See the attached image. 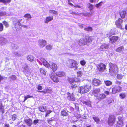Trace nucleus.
<instances>
[{"mask_svg": "<svg viewBox=\"0 0 127 127\" xmlns=\"http://www.w3.org/2000/svg\"><path fill=\"white\" fill-rule=\"evenodd\" d=\"M45 94L47 93L50 94L52 92V90L49 88H47L46 89H45Z\"/></svg>", "mask_w": 127, "mask_h": 127, "instance_id": "4c0bfd02", "label": "nucleus"}, {"mask_svg": "<svg viewBox=\"0 0 127 127\" xmlns=\"http://www.w3.org/2000/svg\"><path fill=\"white\" fill-rule=\"evenodd\" d=\"M0 111L1 112L2 114H3L4 112V106L2 104H1L0 106Z\"/></svg>", "mask_w": 127, "mask_h": 127, "instance_id": "58836bf2", "label": "nucleus"}, {"mask_svg": "<svg viewBox=\"0 0 127 127\" xmlns=\"http://www.w3.org/2000/svg\"><path fill=\"white\" fill-rule=\"evenodd\" d=\"M80 63L81 64L84 66L86 64V62L85 60H83L80 61Z\"/></svg>", "mask_w": 127, "mask_h": 127, "instance_id": "09e8293b", "label": "nucleus"}, {"mask_svg": "<svg viewBox=\"0 0 127 127\" xmlns=\"http://www.w3.org/2000/svg\"><path fill=\"white\" fill-rule=\"evenodd\" d=\"M124 47L123 46L118 47L116 49V51L118 52H121L124 49Z\"/></svg>", "mask_w": 127, "mask_h": 127, "instance_id": "f704fd0d", "label": "nucleus"}, {"mask_svg": "<svg viewBox=\"0 0 127 127\" xmlns=\"http://www.w3.org/2000/svg\"><path fill=\"white\" fill-rule=\"evenodd\" d=\"M68 3L69 5L71 6H73L75 7H78L79 8H81L82 7V6H81L79 5H74L73 4L70 2V1L69 0H68Z\"/></svg>", "mask_w": 127, "mask_h": 127, "instance_id": "c756f323", "label": "nucleus"}, {"mask_svg": "<svg viewBox=\"0 0 127 127\" xmlns=\"http://www.w3.org/2000/svg\"><path fill=\"white\" fill-rule=\"evenodd\" d=\"M123 75L121 74H117L116 78L118 80H121L123 78Z\"/></svg>", "mask_w": 127, "mask_h": 127, "instance_id": "473e14b6", "label": "nucleus"}, {"mask_svg": "<svg viewBox=\"0 0 127 127\" xmlns=\"http://www.w3.org/2000/svg\"><path fill=\"white\" fill-rule=\"evenodd\" d=\"M3 30V26L1 23H0V32H2Z\"/></svg>", "mask_w": 127, "mask_h": 127, "instance_id": "3c124183", "label": "nucleus"}, {"mask_svg": "<svg viewBox=\"0 0 127 127\" xmlns=\"http://www.w3.org/2000/svg\"><path fill=\"white\" fill-rule=\"evenodd\" d=\"M118 121L117 123L116 127H123L124 125L122 117L120 116L118 117Z\"/></svg>", "mask_w": 127, "mask_h": 127, "instance_id": "9b49d317", "label": "nucleus"}, {"mask_svg": "<svg viewBox=\"0 0 127 127\" xmlns=\"http://www.w3.org/2000/svg\"><path fill=\"white\" fill-rule=\"evenodd\" d=\"M111 90V93L112 94H115L121 92L122 91V88L120 86L115 85L112 87Z\"/></svg>", "mask_w": 127, "mask_h": 127, "instance_id": "1a4fd4ad", "label": "nucleus"}, {"mask_svg": "<svg viewBox=\"0 0 127 127\" xmlns=\"http://www.w3.org/2000/svg\"><path fill=\"white\" fill-rule=\"evenodd\" d=\"M104 93L107 95H109L110 93L109 92V91H105L104 92Z\"/></svg>", "mask_w": 127, "mask_h": 127, "instance_id": "bf43d9fd", "label": "nucleus"}, {"mask_svg": "<svg viewBox=\"0 0 127 127\" xmlns=\"http://www.w3.org/2000/svg\"><path fill=\"white\" fill-rule=\"evenodd\" d=\"M17 118V115L16 114H13L12 115V119L13 120H15Z\"/></svg>", "mask_w": 127, "mask_h": 127, "instance_id": "5fc2aeb1", "label": "nucleus"}, {"mask_svg": "<svg viewBox=\"0 0 127 127\" xmlns=\"http://www.w3.org/2000/svg\"><path fill=\"white\" fill-rule=\"evenodd\" d=\"M52 112V111L50 110H48L46 113L48 115L50 114Z\"/></svg>", "mask_w": 127, "mask_h": 127, "instance_id": "052dcab7", "label": "nucleus"}, {"mask_svg": "<svg viewBox=\"0 0 127 127\" xmlns=\"http://www.w3.org/2000/svg\"><path fill=\"white\" fill-rule=\"evenodd\" d=\"M94 12L92 11L88 10L87 11L83 12L82 14L86 17H89L92 16Z\"/></svg>", "mask_w": 127, "mask_h": 127, "instance_id": "f3484780", "label": "nucleus"}, {"mask_svg": "<svg viewBox=\"0 0 127 127\" xmlns=\"http://www.w3.org/2000/svg\"><path fill=\"white\" fill-rule=\"evenodd\" d=\"M38 92H40V93H43L44 94H45V89L44 90L42 91H38Z\"/></svg>", "mask_w": 127, "mask_h": 127, "instance_id": "e2e57ef3", "label": "nucleus"}, {"mask_svg": "<svg viewBox=\"0 0 127 127\" xmlns=\"http://www.w3.org/2000/svg\"><path fill=\"white\" fill-rule=\"evenodd\" d=\"M39 110L41 112H45L46 110L45 106H40L38 107Z\"/></svg>", "mask_w": 127, "mask_h": 127, "instance_id": "393cba45", "label": "nucleus"}, {"mask_svg": "<svg viewBox=\"0 0 127 127\" xmlns=\"http://www.w3.org/2000/svg\"><path fill=\"white\" fill-rule=\"evenodd\" d=\"M2 23L4 25L6 28H7L9 27V25L8 22H6L5 21H3L2 22Z\"/></svg>", "mask_w": 127, "mask_h": 127, "instance_id": "a18cd8bd", "label": "nucleus"}, {"mask_svg": "<svg viewBox=\"0 0 127 127\" xmlns=\"http://www.w3.org/2000/svg\"><path fill=\"white\" fill-rule=\"evenodd\" d=\"M104 82L106 85L107 86H109L111 85L112 84V82L109 80L105 81Z\"/></svg>", "mask_w": 127, "mask_h": 127, "instance_id": "2f4dec72", "label": "nucleus"}, {"mask_svg": "<svg viewBox=\"0 0 127 127\" xmlns=\"http://www.w3.org/2000/svg\"><path fill=\"white\" fill-rule=\"evenodd\" d=\"M49 68H50L53 72H55L58 69L57 64L54 63H51Z\"/></svg>", "mask_w": 127, "mask_h": 127, "instance_id": "4468645a", "label": "nucleus"}, {"mask_svg": "<svg viewBox=\"0 0 127 127\" xmlns=\"http://www.w3.org/2000/svg\"><path fill=\"white\" fill-rule=\"evenodd\" d=\"M24 122L27 124V125L29 126H31L32 125V120H31L28 119H25Z\"/></svg>", "mask_w": 127, "mask_h": 127, "instance_id": "5701e85b", "label": "nucleus"}, {"mask_svg": "<svg viewBox=\"0 0 127 127\" xmlns=\"http://www.w3.org/2000/svg\"><path fill=\"white\" fill-rule=\"evenodd\" d=\"M127 10L124 9L120 12V15L121 18L122 19L125 18Z\"/></svg>", "mask_w": 127, "mask_h": 127, "instance_id": "412c9836", "label": "nucleus"}, {"mask_svg": "<svg viewBox=\"0 0 127 127\" xmlns=\"http://www.w3.org/2000/svg\"><path fill=\"white\" fill-rule=\"evenodd\" d=\"M119 96L121 99H124L126 97V94L124 93H122L119 95Z\"/></svg>", "mask_w": 127, "mask_h": 127, "instance_id": "7c9ffc66", "label": "nucleus"}, {"mask_svg": "<svg viewBox=\"0 0 127 127\" xmlns=\"http://www.w3.org/2000/svg\"><path fill=\"white\" fill-rule=\"evenodd\" d=\"M39 120L38 119L35 120L33 121V123L34 125H36L37 123H38Z\"/></svg>", "mask_w": 127, "mask_h": 127, "instance_id": "13d9d810", "label": "nucleus"}, {"mask_svg": "<svg viewBox=\"0 0 127 127\" xmlns=\"http://www.w3.org/2000/svg\"><path fill=\"white\" fill-rule=\"evenodd\" d=\"M70 13L73 15H76L77 14L75 12H72Z\"/></svg>", "mask_w": 127, "mask_h": 127, "instance_id": "0e129e2a", "label": "nucleus"}, {"mask_svg": "<svg viewBox=\"0 0 127 127\" xmlns=\"http://www.w3.org/2000/svg\"><path fill=\"white\" fill-rule=\"evenodd\" d=\"M68 111H66L65 110L63 109L61 112V115L64 116H67L68 114Z\"/></svg>", "mask_w": 127, "mask_h": 127, "instance_id": "b1692460", "label": "nucleus"}, {"mask_svg": "<svg viewBox=\"0 0 127 127\" xmlns=\"http://www.w3.org/2000/svg\"><path fill=\"white\" fill-rule=\"evenodd\" d=\"M5 127H9V124H5L4 125Z\"/></svg>", "mask_w": 127, "mask_h": 127, "instance_id": "774afa93", "label": "nucleus"}, {"mask_svg": "<svg viewBox=\"0 0 127 127\" xmlns=\"http://www.w3.org/2000/svg\"><path fill=\"white\" fill-rule=\"evenodd\" d=\"M10 78L13 80H15L16 79V77L15 75H13L10 77Z\"/></svg>", "mask_w": 127, "mask_h": 127, "instance_id": "de8ad7c7", "label": "nucleus"}, {"mask_svg": "<svg viewBox=\"0 0 127 127\" xmlns=\"http://www.w3.org/2000/svg\"><path fill=\"white\" fill-rule=\"evenodd\" d=\"M49 13L56 15H57L58 14L57 11L53 10H49Z\"/></svg>", "mask_w": 127, "mask_h": 127, "instance_id": "ea45409f", "label": "nucleus"}, {"mask_svg": "<svg viewBox=\"0 0 127 127\" xmlns=\"http://www.w3.org/2000/svg\"><path fill=\"white\" fill-rule=\"evenodd\" d=\"M109 66V70L111 72H118V68L116 64L110 63Z\"/></svg>", "mask_w": 127, "mask_h": 127, "instance_id": "6e6552de", "label": "nucleus"}, {"mask_svg": "<svg viewBox=\"0 0 127 127\" xmlns=\"http://www.w3.org/2000/svg\"><path fill=\"white\" fill-rule=\"evenodd\" d=\"M54 118V117H52L50 119H48L47 120V121L48 123L50 125H51V123H52V121H54V120L52 119Z\"/></svg>", "mask_w": 127, "mask_h": 127, "instance_id": "79ce46f5", "label": "nucleus"}, {"mask_svg": "<svg viewBox=\"0 0 127 127\" xmlns=\"http://www.w3.org/2000/svg\"><path fill=\"white\" fill-rule=\"evenodd\" d=\"M123 22V20L120 18H119L118 20L115 22V24L117 27L122 29V25Z\"/></svg>", "mask_w": 127, "mask_h": 127, "instance_id": "9d476101", "label": "nucleus"}, {"mask_svg": "<svg viewBox=\"0 0 127 127\" xmlns=\"http://www.w3.org/2000/svg\"><path fill=\"white\" fill-rule=\"evenodd\" d=\"M56 74V76L59 77H63L64 75V73L61 71L57 72Z\"/></svg>", "mask_w": 127, "mask_h": 127, "instance_id": "cd10ccee", "label": "nucleus"}, {"mask_svg": "<svg viewBox=\"0 0 127 127\" xmlns=\"http://www.w3.org/2000/svg\"><path fill=\"white\" fill-rule=\"evenodd\" d=\"M115 34V33H112L110 32L107 34V36L109 38V41L111 44H113L116 42L119 39V37L117 36H111Z\"/></svg>", "mask_w": 127, "mask_h": 127, "instance_id": "20e7f679", "label": "nucleus"}, {"mask_svg": "<svg viewBox=\"0 0 127 127\" xmlns=\"http://www.w3.org/2000/svg\"><path fill=\"white\" fill-rule=\"evenodd\" d=\"M40 71L42 75H45L46 72L42 68H40Z\"/></svg>", "mask_w": 127, "mask_h": 127, "instance_id": "37998d69", "label": "nucleus"}, {"mask_svg": "<svg viewBox=\"0 0 127 127\" xmlns=\"http://www.w3.org/2000/svg\"><path fill=\"white\" fill-rule=\"evenodd\" d=\"M92 84L94 86H98L101 84V81L98 79L95 78L93 79Z\"/></svg>", "mask_w": 127, "mask_h": 127, "instance_id": "ddd939ff", "label": "nucleus"}, {"mask_svg": "<svg viewBox=\"0 0 127 127\" xmlns=\"http://www.w3.org/2000/svg\"><path fill=\"white\" fill-rule=\"evenodd\" d=\"M78 63L76 61L73 59H69L67 62L66 65L68 68H74V70L77 69L78 68Z\"/></svg>", "mask_w": 127, "mask_h": 127, "instance_id": "7ed1b4c3", "label": "nucleus"}, {"mask_svg": "<svg viewBox=\"0 0 127 127\" xmlns=\"http://www.w3.org/2000/svg\"><path fill=\"white\" fill-rule=\"evenodd\" d=\"M100 91V90L99 88H96L94 90L92 91V95H94L96 98L98 95Z\"/></svg>", "mask_w": 127, "mask_h": 127, "instance_id": "dca6fc26", "label": "nucleus"}, {"mask_svg": "<svg viewBox=\"0 0 127 127\" xmlns=\"http://www.w3.org/2000/svg\"><path fill=\"white\" fill-rule=\"evenodd\" d=\"M106 97V95L103 93H102L99 95L96 98L99 100H101L105 99Z\"/></svg>", "mask_w": 127, "mask_h": 127, "instance_id": "aec40b11", "label": "nucleus"}, {"mask_svg": "<svg viewBox=\"0 0 127 127\" xmlns=\"http://www.w3.org/2000/svg\"><path fill=\"white\" fill-rule=\"evenodd\" d=\"M43 64L46 67L49 68L50 66V64H49L48 63H47L46 62H43Z\"/></svg>", "mask_w": 127, "mask_h": 127, "instance_id": "a19ab883", "label": "nucleus"}, {"mask_svg": "<svg viewBox=\"0 0 127 127\" xmlns=\"http://www.w3.org/2000/svg\"><path fill=\"white\" fill-rule=\"evenodd\" d=\"M11 0H0V2L4 4L10 3Z\"/></svg>", "mask_w": 127, "mask_h": 127, "instance_id": "72a5a7b5", "label": "nucleus"}, {"mask_svg": "<svg viewBox=\"0 0 127 127\" xmlns=\"http://www.w3.org/2000/svg\"><path fill=\"white\" fill-rule=\"evenodd\" d=\"M19 127H26V126L25 125H24V124H22V125L20 126H19Z\"/></svg>", "mask_w": 127, "mask_h": 127, "instance_id": "338daca9", "label": "nucleus"}, {"mask_svg": "<svg viewBox=\"0 0 127 127\" xmlns=\"http://www.w3.org/2000/svg\"><path fill=\"white\" fill-rule=\"evenodd\" d=\"M32 97V96L29 95H27L26 96H25L24 97V99L23 101V102L25 101L28 98H30Z\"/></svg>", "mask_w": 127, "mask_h": 127, "instance_id": "8fccbe9b", "label": "nucleus"}, {"mask_svg": "<svg viewBox=\"0 0 127 127\" xmlns=\"http://www.w3.org/2000/svg\"><path fill=\"white\" fill-rule=\"evenodd\" d=\"M106 66L102 63L98 64L96 66L97 71L100 72H104L106 69Z\"/></svg>", "mask_w": 127, "mask_h": 127, "instance_id": "423d86ee", "label": "nucleus"}, {"mask_svg": "<svg viewBox=\"0 0 127 127\" xmlns=\"http://www.w3.org/2000/svg\"><path fill=\"white\" fill-rule=\"evenodd\" d=\"M4 79L3 77L0 75V83Z\"/></svg>", "mask_w": 127, "mask_h": 127, "instance_id": "680f3d73", "label": "nucleus"}, {"mask_svg": "<svg viewBox=\"0 0 127 127\" xmlns=\"http://www.w3.org/2000/svg\"><path fill=\"white\" fill-rule=\"evenodd\" d=\"M67 98L69 101H74L75 100V98L73 96L72 94H71L70 93L68 92L67 93Z\"/></svg>", "mask_w": 127, "mask_h": 127, "instance_id": "a211bd4d", "label": "nucleus"}, {"mask_svg": "<svg viewBox=\"0 0 127 127\" xmlns=\"http://www.w3.org/2000/svg\"><path fill=\"white\" fill-rule=\"evenodd\" d=\"M93 39L90 36H86L84 38H80L79 41V43L81 45H85L92 42Z\"/></svg>", "mask_w": 127, "mask_h": 127, "instance_id": "f03ea898", "label": "nucleus"}, {"mask_svg": "<svg viewBox=\"0 0 127 127\" xmlns=\"http://www.w3.org/2000/svg\"><path fill=\"white\" fill-rule=\"evenodd\" d=\"M67 81L68 83L71 84L70 88L72 89H75L78 86L77 84L75 83L80 82L81 80L76 77L68 78Z\"/></svg>", "mask_w": 127, "mask_h": 127, "instance_id": "f257e3e1", "label": "nucleus"}, {"mask_svg": "<svg viewBox=\"0 0 127 127\" xmlns=\"http://www.w3.org/2000/svg\"><path fill=\"white\" fill-rule=\"evenodd\" d=\"M53 19V17L52 16H47L46 17L44 22L45 23H48V22L51 21Z\"/></svg>", "mask_w": 127, "mask_h": 127, "instance_id": "4be33fe9", "label": "nucleus"}, {"mask_svg": "<svg viewBox=\"0 0 127 127\" xmlns=\"http://www.w3.org/2000/svg\"><path fill=\"white\" fill-rule=\"evenodd\" d=\"M76 74L77 77H80L82 76L83 74L81 71H79L77 72Z\"/></svg>", "mask_w": 127, "mask_h": 127, "instance_id": "c9c22d12", "label": "nucleus"}, {"mask_svg": "<svg viewBox=\"0 0 127 127\" xmlns=\"http://www.w3.org/2000/svg\"><path fill=\"white\" fill-rule=\"evenodd\" d=\"M109 45L105 43L102 44L100 46L99 50L100 51L106 50L109 48Z\"/></svg>", "mask_w": 127, "mask_h": 127, "instance_id": "f8f14e48", "label": "nucleus"}, {"mask_svg": "<svg viewBox=\"0 0 127 127\" xmlns=\"http://www.w3.org/2000/svg\"><path fill=\"white\" fill-rule=\"evenodd\" d=\"M90 90L89 86L86 85L80 87L78 89V92L81 94H83L88 92Z\"/></svg>", "mask_w": 127, "mask_h": 127, "instance_id": "0eeeda50", "label": "nucleus"}, {"mask_svg": "<svg viewBox=\"0 0 127 127\" xmlns=\"http://www.w3.org/2000/svg\"><path fill=\"white\" fill-rule=\"evenodd\" d=\"M87 7L89 9L90 11H92L94 8L93 5L90 3H88L87 5Z\"/></svg>", "mask_w": 127, "mask_h": 127, "instance_id": "bb28decb", "label": "nucleus"}, {"mask_svg": "<svg viewBox=\"0 0 127 127\" xmlns=\"http://www.w3.org/2000/svg\"><path fill=\"white\" fill-rule=\"evenodd\" d=\"M24 17L25 18H27L28 19H30L31 18V15L29 14H25Z\"/></svg>", "mask_w": 127, "mask_h": 127, "instance_id": "49530a36", "label": "nucleus"}, {"mask_svg": "<svg viewBox=\"0 0 127 127\" xmlns=\"http://www.w3.org/2000/svg\"><path fill=\"white\" fill-rule=\"evenodd\" d=\"M39 45L42 47H44L47 44V41L45 40L42 39L39 40L38 41Z\"/></svg>", "mask_w": 127, "mask_h": 127, "instance_id": "6ab92c4d", "label": "nucleus"}, {"mask_svg": "<svg viewBox=\"0 0 127 127\" xmlns=\"http://www.w3.org/2000/svg\"><path fill=\"white\" fill-rule=\"evenodd\" d=\"M6 15V12L0 11V17L4 16Z\"/></svg>", "mask_w": 127, "mask_h": 127, "instance_id": "864d4df0", "label": "nucleus"}, {"mask_svg": "<svg viewBox=\"0 0 127 127\" xmlns=\"http://www.w3.org/2000/svg\"><path fill=\"white\" fill-rule=\"evenodd\" d=\"M103 2L102 1H101L98 3L96 4L95 5V6L97 8H98L99 6H101L102 5L101 3Z\"/></svg>", "mask_w": 127, "mask_h": 127, "instance_id": "603ef678", "label": "nucleus"}, {"mask_svg": "<svg viewBox=\"0 0 127 127\" xmlns=\"http://www.w3.org/2000/svg\"><path fill=\"white\" fill-rule=\"evenodd\" d=\"M116 84H117L118 85H120L121 84V81H117L115 82Z\"/></svg>", "mask_w": 127, "mask_h": 127, "instance_id": "4d7b16f0", "label": "nucleus"}, {"mask_svg": "<svg viewBox=\"0 0 127 127\" xmlns=\"http://www.w3.org/2000/svg\"><path fill=\"white\" fill-rule=\"evenodd\" d=\"M46 48L48 50H50L52 48V47L50 45H47L46 47Z\"/></svg>", "mask_w": 127, "mask_h": 127, "instance_id": "c03bdc74", "label": "nucleus"}, {"mask_svg": "<svg viewBox=\"0 0 127 127\" xmlns=\"http://www.w3.org/2000/svg\"><path fill=\"white\" fill-rule=\"evenodd\" d=\"M93 119L97 124H99L100 122V120L97 117H93Z\"/></svg>", "mask_w": 127, "mask_h": 127, "instance_id": "a878e982", "label": "nucleus"}, {"mask_svg": "<svg viewBox=\"0 0 127 127\" xmlns=\"http://www.w3.org/2000/svg\"><path fill=\"white\" fill-rule=\"evenodd\" d=\"M116 120V118L114 115L110 114L108 119L107 123L108 125L111 127L113 126Z\"/></svg>", "mask_w": 127, "mask_h": 127, "instance_id": "39448f33", "label": "nucleus"}, {"mask_svg": "<svg viewBox=\"0 0 127 127\" xmlns=\"http://www.w3.org/2000/svg\"><path fill=\"white\" fill-rule=\"evenodd\" d=\"M50 77L51 79L54 82L57 83L59 82L58 78L55 75L54 73H51L50 75Z\"/></svg>", "mask_w": 127, "mask_h": 127, "instance_id": "2eb2a0df", "label": "nucleus"}, {"mask_svg": "<svg viewBox=\"0 0 127 127\" xmlns=\"http://www.w3.org/2000/svg\"><path fill=\"white\" fill-rule=\"evenodd\" d=\"M27 59L28 60L30 61H31V58H30V56H28V57H27Z\"/></svg>", "mask_w": 127, "mask_h": 127, "instance_id": "69168bd1", "label": "nucleus"}, {"mask_svg": "<svg viewBox=\"0 0 127 127\" xmlns=\"http://www.w3.org/2000/svg\"><path fill=\"white\" fill-rule=\"evenodd\" d=\"M43 89L42 86L40 85H38L37 87V89L38 90H41Z\"/></svg>", "mask_w": 127, "mask_h": 127, "instance_id": "6e6d98bb", "label": "nucleus"}, {"mask_svg": "<svg viewBox=\"0 0 127 127\" xmlns=\"http://www.w3.org/2000/svg\"><path fill=\"white\" fill-rule=\"evenodd\" d=\"M82 102L84 104H85L87 105L90 106L91 105V102L89 100L86 101H83Z\"/></svg>", "mask_w": 127, "mask_h": 127, "instance_id": "c85d7f7f", "label": "nucleus"}, {"mask_svg": "<svg viewBox=\"0 0 127 127\" xmlns=\"http://www.w3.org/2000/svg\"><path fill=\"white\" fill-rule=\"evenodd\" d=\"M84 30L87 31H91L93 30L92 28L90 27H87L84 28Z\"/></svg>", "mask_w": 127, "mask_h": 127, "instance_id": "e433bc0d", "label": "nucleus"}]
</instances>
